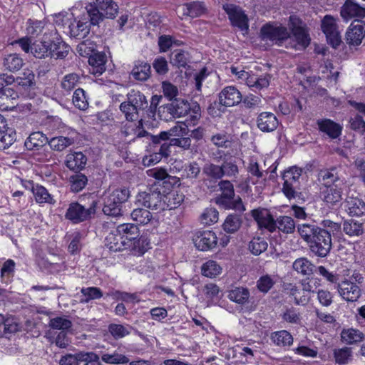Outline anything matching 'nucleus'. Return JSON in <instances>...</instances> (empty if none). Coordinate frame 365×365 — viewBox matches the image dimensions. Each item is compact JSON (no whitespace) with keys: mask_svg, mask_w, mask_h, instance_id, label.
I'll list each match as a JSON object with an SVG mask.
<instances>
[{"mask_svg":"<svg viewBox=\"0 0 365 365\" xmlns=\"http://www.w3.org/2000/svg\"><path fill=\"white\" fill-rule=\"evenodd\" d=\"M297 232L307 244L311 253L318 257H326L332 247L331 235L328 230L314 223H303L297 225Z\"/></svg>","mask_w":365,"mask_h":365,"instance_id":"1","label":"nucleus"},{"mask_svg":"<svg viewBox=\"0 0 365 365\" xmlns=\"http://www.w3.org/2000/svg\"><path fill=\"white\" fill-rule=\"evenodd\" d=\"M148 108V101L143 93L131 89L126 95V101H123L119 109L125 115L126 120L137 121L141 113H146Z\"/></svg>","mask_w":365,"mask_h":365,"instance_id":"2","label":"nucleus"},{"mask_svg":"<svg viewBox=\"0 0 365 365\" xmlns=\"http://www.w3.org/2000/svg\"><path fill=\"white\" fill-rule=\"evenodd\" d=\"M86 11L93 26L104 20L114 19L118 11V6L113 0H96L86 6Z\"/></svg>","mask_w":365,"mask_h":365,"instance_id":"3","label":"nucleus"},{"mask_svg":"<svg viewBox=\"0 0 365 365\" xmlns=\"http://www.w3.org/2000/svg\"><path fill=\"white\" fill-rule=\"evenodd\" d=\"M130 190L118 187L103 197V212L110 217H118L123 215L122 206L130 197Z\"/></svg>","mask_w":365,"mask_h":365,"instance_id":"4","label":"nucleus"},{"mask_svg":"<svg viewBox=\"0 0 365 365\" xmlns=\"http://www.w3.org/2000/svg\"><path fill=\"white\" fill-rule=\"evenodd\" d=\"M93 50V44L88 41H82L77 46V51L81 56L90 55L88 63L90 73L95 76L101 75L106 71V56L103 53H94L91 54Z\"/></svg>","mask_w":365,"mask_h":365,"instance_id":"5","label":"nucleus"},{"mask_svg":"<svg viewBox=\"0 0 365 365\" xmlns=\"http://www.w3.org/2000/svg\"><path fill=\"white\" fill-rule=\"evenodd\" d=\"M97 204L96 200H93L89 207H86L78 202H71L65 213V218L74 224L90 220L96 214Z\"/></svg>","mask_w":365,"mask_h":365,"instance_id":"6","label":"nucleus"},{"mask_svg":"<svg viewBox=\"0 0 365 365\" xmlns=\"http://www.w3.org/2000/svg\"><path fill=\"white\" fill-rule=\"evenodd\" d=\"M191 104L183 99H175L169 103L158 108V115L160 119L168 121L173 118L183 117L188 114Z\"/></svg>","mask_w":365,"mask_h":365,"instance_id":"7","label":"nucleus"},{"mask_svg":"<svg viewBox=\"0 0 365 365\" xmlns=\"http://www.w3.org/2000/svg\"><path fill=\"white\" fill-rule=\"evenodd\" d=\"M163 200V194L158 188L153 187L148 191L139 192L136 196L135 203L152 210H163L164 209Z\"/></svg>","mask_w":365,"mask_h":365,"instance_id":"8","label":"nucleus"},{"mask_svg":"<svg viewBox=\"0 0 365 365\" xmlns=\"http://www.w3.org/2000/svg\"><path fill=\"white\" fill-rule=\"evenodd\" d=\"M260 36L263 41H270L273 43L281 46L285 40L288 39L289 33L286 27L273 26L267 24L261 28Z\"/></svg>","mask_w":365,"mask_h":365,"instance_id":"9","label":"nucleus"},{"mask_svg":"<svg viewBox=\"0 0 365 365\" xmlns=\"http://www.w3.org/2000/svg\"><path fill=\"white\" fill-rule=\"evenodd\" d=\"M222 7L232 26L238 27L242 31L248 30V17L240 6L232 4H225Z\"/></svg>","mask_w":365,"mask_h":365,"instance_id":"10","label":"nucleus"},{"mask_svg":"<svg viewBox=\"0 0 365 365\" xmlns=\"http://www.w3.org/2000/svg\"><path fill=\"white\" fill-rule=\"evenodd\" d=\"M322 29L329 43L332 47L336 48L341 41L336 20L331 16L326 15L322 21Z\"/></svg>","mask_w":365,"mask_h":365,"instance_id":"11","label":"nucleus"},{"mask_svg":"<svg viewBox=\"0 0 365 365\" xmlns=\"http://www.w3.org/2000/svg\"><path fill=\"white\" fill-rule=\"evenodd\" d=\"M91 25L93 24H91L87 13L84 14L79 19H74L73 22L68 25V33L71 37L83 38L89 34Z\"/></svg>","mask_w":365,"mask_h":365,"instance_id":"12","label":"nucleus"},{"mask_svg":"<svg viewBox=\"0 0 365 365\" xmlns=\"http://www.w3.org/2000/svg\"><path fill=\"white\" fill-rule=\"evenodd\" d=\"M345 185L336 184L333 186L322 187L320 197L329 207L338 205L342 200L343 190Z\"/></svg>","mask_w":365,"mask_h":365,"instance_id":"13","label":"nucleus"},{"mask_svg":"<svg viewBox=\"0 0 365 365\" xmlns=\"http://www.w3.org/2000/svg\"><path fill=\"white\" fill-rule=\"evenodd\" d=\"M251 215L260 228H264L270 232L275 231L276 220L268 210L262 207L254 209L251 211Z\"/></svg>","mask_w":365,"mask_h":365,"instance_id":"14","label":"nucleus"},{"mask_svg":"<svg viewBox=\"0 0 365 365\" xmlns=\"http://www.w3.org/2000/svg\"><path fill=\"white\" fill-rule=\"evenodd\" d=\"M338 292L346 301L354 302L361 297V289L352 281L345 279L338 284Z\"/></svg>","mask_w":365,"mask_h":365,"instance_id":"15","label":"nucleus"},{"mask_svg":"<svg viewBox=\"0 0 365 365\" xmlns=\"http://www.w3.org/2000/svg\"><path fill=\"white\" fill-rule=\"evenodd\" d=\"M318 180L323 187L333 186L336 184L345 185L344 179L341 178L336 167L321 170L319 172Z\"/></svg>","mask_w":365,"mask_h":365,"instance_id":"16","label":"nucleus"},{"mask_svg":"<svg viewBox=\"0 0 365 365\" xmlns=\"http://www.w3.org/2000/svg\"><path fill=\"white\" fill-rule=\"evenodd\" d=\"M365 36V23L361 21L352 22L346 33V41L349 45L361 44Z\"/></svg>","mask_w":365,"mask_h":365,"instance_id":"17","label":"nucleus"},{"mask_svg":"<svg viewBox=\"0 0 365 365\" xmlns=\"http://www.w3.org/2000/svg\"><path fill=\"white\" fill-rule=\"evenodd\" d=\"M242 101V96L235 86H227L219 93V103L226 107L237 105Z\"/></svg>","mask_w":365,"mask_h":365,"instance_id":"18","label":"nucleus"},{"mask_svg":"<svg viewBox=\"0 0 365 365\" xmlns=\"http://www.w3.org/2000/svg\"><path fill=\"white\" fill-rule=\"evenodd\" d=\"M292 22L291 30L297 44L305 48L310 43V37L307 28L296 18L290 17Z\"/></svg>","mask_w":365,"mask_h":365,"instance_id":"19","label":"nucleus"},{"mask_svg":"<svg viewBox=\"0 0 365 365\" xmlns=\"http://www.w3.org/2000/svg\"><path fill=\"white\" fill-rule=\"evenodd\" d=\"M194 244L199 250L207 251L216 247L217 237L212 231H204L194 239Z\"/></svg>","mask_w":365,"mask_h":365,"instance_id":"20","label":"nucleus"},{"mask_svg":"<svg viewBox=\"0 0 365 365\" xmlns=\"http://www.w3.org/2000/svg\"><path fill=\"white\" fill-rule=\"evenodd\" d=\"M218 186L222 193L216 198V202L225 208L230 207L232 200L235 196L232 183L230 180H221Z\"/></svg>","mask_w":365,"mask_h":365,"instance_id":"21","label":"nucleus"},{"mask_svg":"<svg viewBox=\"0 0 365 365\" xmlns=\"http://www.w3.org/2000/svg\"><path fill=\"white\" fill-rule=\"evenodd\" d=\"M317 125L320 132L325 133L331 139H336L341 134L342 127L330 119H319L317 120Z\"/></svg>","mask_w":365,"mask_h":365,"instance_id":"22","label":"nucleus"},{"mask_svg":"<svg viewBox=\"0 0 365 365\" xmlns=\"http://www.w3.org/2000/svg\"><path fill=\"white\" fill-rule=\"evenodd\" d=\"M341 16L345 20L354 17H365V8L354 0H346L341 9Z\"/></svg>","mask_w":365,"mask_h":365,"instance_id":"23","label":"nucleus"},{"mask_svg":"<svg viewBox=\"0 0 365 365\" xmlns=\"http://www.w3.org/2000/svg\"><path fill=\"white\" fill-rule=\"evenodd\" d=\"M87 157L82 152H71L66 156L65 165L73 171H80L85 168Z\"/></svg>","mask_w":365,"mask_h":365,"instance_id":"24","label":"nucleus"},{"mask_svg":"<svg viewBox=\"0 0 365 365\" xmlns=\"http://www.w3.org/2000/svg\"><path fill=\"white\" fill-rule=\"evenodd\" d=\"M278 125L277 117L270 112H262L257 118V125L262 132L274 131Z\"/></svg>","mask_w":365,"mask_h":365,"instance_id":"25","label":"nucleus"},{"mask_svg":"<svg viewBox=\"0 0 365 365\" xmlns=\"http://www.w3.org/2000/svg\"><path fill=\"white\" fill-rule=\"evenodd\" d=\"M151 75L150 65L143 61H137L135 62L133 69L130 73V76L138 81H147Z\"/></svg>","mask_w":365,"mask_h":365,"instance_id":"26","label":"nucleus"},{"mask_svg":"<svg viewBox=\"0 0 365 365\" xmlns=\"http://www.w3.org/2000/svg\"><path fill=\"white\" fill-rule=\"evenodd\" d=\"M50 56L56 59L64 58L69 52L70 46L58 37L49 42Z\"/></svg>","mask_w":365,"mask_h":365,"instance_id":"27","label":"nucleus"},{"mask_svg":"<svg viewBox=\"0 0 365 365\" xmlns=\"http://www.w3.org/2000/svg\"><path fill=\"white\" fill-rule=\"evenodd\" d=\"M48 143V138L41 132H34L25 140L24 145L29 150H38Z\"/></svg>","mask_w":365,"mask_h":365,"instance_id":"28","label":"nucleus"},{"mask_svg":"<svg viewBox=\"0 0 365 365\" xmlns=\"http://www.w3.org/2000/svg\"><path fill=\"white\" fill-rule=\"evenodd\" d=\"M272 76L268 73L262 75H257L252 73L250 80L247 82V86L253 91H260L266 88L269 86Z\"/></svg>","mask_w":365,"mask_h":365,"instance_id":"29","label":"nucleus"},{"mask_svg":"<svg viewBox=\"0 0 365 365\" xmlns=\"http://www.w3.org/2000/svg\"><path fill=\"white\" fill-rule=\"evenodd\" d=\"M116 231L123 239L129 241L136 240L140 235L138 227L132 223L121 224L117 227Z\"/></svg>","mask_w":365,"mask_h":365,"instance_id":"30","label":"nucleus"},{"mask_svg":"<svg viewBox=\"0 0 365 365\" xmlns=\"http://www.w3.org/2000/svg\"><path fill=\"white\" fill-rule=\"evenodd\" d=\"M293 269L298 273L304 275H311L316 270V266L308 259L305 257H301L297 259L293 262Z\"/></svg>","mask_w":365,"mask_h":365,"instance_id":"31","label":"nucleus"},{"mask_svg":"<svg viewBox=\"0 0 365 365\" xmlns=\"http://www.w3.org/2000/svg\"><path fill=\"white\" fill-rule=\"evenodd\" d=\"M346 207L349 215L359 217L365 213V202L358 197H349Z\"/></svg>","mask_w":365,"mask_h":365,"instance_id":"32","label":"nucleus"},{"mask_svg":"<svg viewBox=\"0 0 365 365\" xmlns=\"http://www.w3.org/2000/svg\"><path fill=\"white\" fill-rule=\"evenodd\" d=\"M147 174L149 177H152L158 180L159 184L163 182V184H174L177 182L176 178L170 175L167 170L162 168H155L147 170Z\"/></svg>","mask_w":365,"mask_h":365,"instance_id":"33","label":"nucleus"},{"mask_svg":"<svg viewBox=\"0 0 365 365\" xmlns=\"http://www.w3.org/2000/svg\"><path fill=\"white\" fill-rule=\"evenodd\" d=\"M343 231L351 237H359L364 233V226L362 223L356 220H346L343 222Z\"/></svg>","mask_w":365,"mask_h":365,"instance_id":"34","label":"nucleus"},{"mask_svg":"<svg viewBox=\"0 0 365 365\" xmlns=\"http://www.w3.org/2000/svg\"><path fill=\"white\" fill-rule=\"evenodd\" d=\"M275 230L284 234H292L295 231L296 225L294 219L289 216L283 215L277 218L275 222Z\"/></svg>","mask_w":365,"mask_h":365,"instance_id":"35","label":"nucleus"},{"mask_svg":"<svg viewBox=\"0 0 365 365\" xmlns=\"http://www.w3.org/2000/svg\"><path fill=\"white\" fill-rule=\"evenodd\" d=\"M227 297L237 304H245L249 302L250 291L242 287H235L229 291Z\"/></svg>","mask_w":365,"mask_h":365,"instance_id":"36","label":"nucleus"},{"mask_svg":"<svg viewBox=\"0 0 365 365\" xmlns=\"http://www.w3.org/2000/svg\"><path fill=\"white\" fill-rule=\"evenodd\" d=\"M16 140V133L12 128L8 127L0 130V150L9 148Z\"/></svg>","mask_w":365,"mask_h":365,"instance_id":"37","label":"nucleus"},{"mask_svg":"<svg viewBox=\"0 0 365 365\" xmlns=\"http://www.w3.org/2000/svg\"><path fill=\"white\" fill-rule=\"evenodd\" d=\"M190 60V54L182 49L174 50L170 55V63L178 68H185Z\"/></svg>","mask_w":365,"mask_h":365,"instance_id":"38","label":"nucleus"},{"mask_svg":"<svg viewBox=\"0 0 365 365\" xmlns=\"http://www.w3.org/2000/svg\"><path fill=\"white\" fill-rule=\"evenodd\" d=\"M105 245L111 252L120 251L125 247V240L118 233H109L105 239Z\"/></svg>","mask_w":365,"mask_h":365,"instance_id":"39","label":"nucleus"},{"mask_svg":"<svg viewBox=\"0 0 365 365\" xmlns=\"http://www.w3.org/2000/svg\"><path fill=\"white\" fill-rule=\"evenodd\" d=\"M3 65L6 70L15 72L22 68L24 61L19 54L11 53L4 58Z\"/></svg>","mask_w":365,"mask_h":365,"instance_id":"40","label":"nucleus"},{"mask_svg":"<svg viewBox=\"0 0 365 365\" xmlns=\"http://www.w3.org/2000/svg\"><path fill=\"white\" fill-rule=\"evenodd\" d=\"M70 189L73 192L81 191L88 183V178L86 175L76 172L69 178Z\"/></svg>","mask_w":365,"mask_h":365,"instance_id":"41","label":"nucleus"},{"mask_svg":"<svg viewBox=\"0 0 365 365\" xmlns=\"http://www.w3.org/2000/svg\"><path fill=\"white\" fill-rule=\"evenodd\" d=\"M74 143V139L64 136H57L48 140L50 148L55 151H63Z\"/></svg>","mask_w":365,"mask_h":365,"instance_id":"42","label":"nucleus"},{"mask_svg":"<svg viewBox=\"0 0 365 365\" xmlns=\"http://www.w3.org/2000/svg\"><path fill=\"white\" fill-rule=\"evenodd\" d=\"M163 199L164 203L167 202V207L172 210L180 205L184 201L185 195L178 190H172L167 195H163Z\"/></svg>","mask_w":365,"mask_h":365,"instance_id":"43","label":"nucleus"},{"mask_svg":"<svg viewBox=\"0 0 365 365\" xmlns=\"http://www.w3.org/2000/svg\"><path fill=\"white\" fill-rule=\"evenodd\" d=\"M283 288L287 294L294 297V302L296 304L304 305L309 302V298L305 294H302L300 297H298V294H300V289L295 284L292 283H285L283 285Z\"/></svg>","mask_w":365,"mask_h":365,"instance_id":"44","label":"nucleus"},{"mask_svg":"<svg viewBox=\"0 0 365 365\" xmlns=\"http://www.w3.org/2000/svg\"><path fill=\"white\" fill-rule=\"evenodd\" d=\"M364 336L361 331L354 329H344L341 333V341L347 344L360 342Z\"/></svg>","mask_w":365,"mask_h":365,"instance_id":"45","label":"nucleus"},{"mask_svg":"<svg viewBox=\"0 0 365 365\" xmlns=\"http://www.w3.org/2000/svg\"><path fill=\"white\" fill-rule=\"evenodd\" d=\"M14 83L24 89H28L35 86V75L32 71L26 69L19 76L15 78Z\"/></svg>","mask_w":365,"mask_h":365,"instance_id":"46","label":"nucleus"},{"mask_svg":"<svg viewBox=\"0 0 365 365\" xmlns=\"http://www.w3.org/2000/svg\"><path fill=\"white\" fill-rule=\"evenodd\" d=\"M33 193L38 203L54 204L56 202L53 196L43 186L36 185V187H33Z\"/></svg>","mask_w":365,"mask_h":365,"instance_id":"47","label":"nucleus"},{"mask_svg":"<svg viewBox=\"0 0 365 365\" xmlns=\"http://www.w3.org/2000/svg\"><path fill=\"white\" fill-rule=\"evenodd\" d=\"M205 10L203 3L200 1H193L183 5V14L192 18L201 16Z\"/></svg>","mask_w":365,"mask_h":365,"instance_id":"48","label":"nucleus"},{"mask_svg":"<svg viewBox=\"0 0 365 365\" xmlns=\"http://www.w3.org/2000/svg\"><path fill=\"white\" fill-rule=\"evenodd\" d=\"M83 298L81 299V303H88L91 300L98 299L103 297L101 289L96 287H83L81 289Z\"/></svg>","mask_w":365,"mask_h":365,"instance_id":"49","label":"nucleus"},{"mask_svg":"<svg viewBox=\"0 0 365 365\" xmlns=\"http://www.w3.org/2000/svg\"><path fill=\"white\" fill-rule=\"evenodd\" d=\"M101 360L108 364H125L129 362V359L124 354L115 351L112 354L105 353L101 355Z\"/></svg>","mask_w":365,"mask_h":365,"instance_id":"50","label":"nucleus"},{"mask_svg":"<svg viewBox=\"0 0 365 365\" xmlns=\"http://www.w3.org/2000/svg\"><path fill=\"white\" fill-rule=\"evenodd\" d=\"M272 341L277 346H290L293 343L292 336L286 330L274 332L271 336Z\"/></svg>","mask_w":365,"mask_h":365,"instance_id":"51","label":"nucleus"},{"mask_svg":"<svg viewBox=\"0 0 365 365\" xmlns=\"http://www.w3.org/2000/svg\"><path fill=\"white\" fill-rule=\"evenodd\" d=\"M31 53L37 58L50 56L49 42L36 41L31 45Z\"/></svg>","mask_w":365,"mask_h":365,"instance_id":"52","label":"nucleus"},{"mask_svg":"<svg viewBox=\"0 0 365 365\" xmlns=\"http://www.w3.org/2000/svg\"><path fill=\"white\" fill-rule=\"evenodd\" d=\"M202 173L207 178L218 180L222 178V167L212 163H207L202 168Z\"/></svg>","mask_w":365,"mask_h":365,"instance_id":"53","label":"nucleus"},{"mask_svg":"<svg viewBox=\"0 0 365 365\" xmlns=\"http://www.w3.org/2000/svg\"><path fill=\"white\" fill-rule=\"evenodd\" d=\"M202 274L207 277L213 278L219 275L222 272L221 267L213 260H209L203 264L201 267Z\"/></svg>","mask_w":365,"mask_h":365,"instance_id":"54","label":"nucleus"},{"mask_svg":"<svg viewBox=\"0 0 365 365\" xmlns=\"http://www.w3.org/2000/svg\"><path fill=\"white\" fill-rule=\"evenodd\" d=\"M73 104L79 110H85L88 108V101L86 96V92L82 88L75 90L73 95Z\"/></svg>","mask_w":365,"mask_h":365,"instance_id":"55","label":"nucleus"},{"mask_svg":"<svg viewBox=\"0 0 365 365\" xmlns=\"http://www.w3.org/2000/svg\"><path fill=\"white\" fill-rule=\"evenodd\" d=\"M241 223V218L239 215H229L223 223V230L227 233H234L240 229Z\"/></svg>","mask_w":365,"mask_h":365,"instance_id":"56","label":"nucleus"},{"mask_svg":"<svg viewBox=\"0 0 365 365\" xmlns=\"http://www.w3.org/2000/svg\"><path fill=\"white\" fill-rule=\"evenodd\" d=\"M80 83V77L77 73H71L63 76L61 83V88L70 92Z\"/></svg>","mask_w":365,"mask_h":365,"instance_id":"57","label":"nucleus"},{"mask_svg":"<svg viewBox=\"0 0 365 365\" xmlns=\"http://www.w3.org/2000/svg\"><path fill=\"white\" fill-rule=\"evenodd\" d=\"M222 177L226 176L230 178H236L239 174V168L235 160L226 159L221 165Z\"/></svg>","mask_w":365,"mask_h":365,"instance_id":"58","label":"nucleus"},{"mask_svg":"<svg viewBox=\"0 0 365 365\" xmlns=\"http://www.w3.org/2000/svg\"><path fill=\"white\" fill-rule=\"evenodd\" d=\"M132 219L141 225H147L152 220V214L146 209L135 208L130 214Z\"/></svg>","mask_w":365,"mask_h":365,"instance_id":"59","label":"nucleus"},{"mask_svg":"<svg viewBox=\"0 0 365 365\" xmlns=\"http://www.w3.org/2000/svg\"><path fill=\"white\" fill-rule=\"evenodd\" d=\"M351 349L349 347H343L334 350V358L336 364H346L351 359Z\"/></svg>","mask_w":365,"mask_h":365,"instance_id":"60","label":"nucleus"},{"mask_svg":"<svg viewBox=\"0 0 365 365\" xmlns=\"http://www.w3.org/2000/svg\"><path fill=\"white\" fill-rule=\"evenodd\" d=\"M282 190L285 197L289 200L296 199L300 197L301 184L283 182Z\"/></svg>","mask_w":365,"mask_h":365,"instance_id":"61","label":"nucleus"},{"mask_svg":"<svg viewBox=\"0 0 365 365\" xmlns=\"http://www.w3.org/2000/svg\"><path fill=\"white\" fill-rule=\"evenodd\" d=\"M267 241L260 237H254L249 243V250L255 255H259L267 249Z\"/></svg>","mask_w":365,"mask_h":365,"instance_id":"62","label":"nucleus"},{"mask_svg":"<svg viewBox=\"0 0 365 365\" xmlns=\"http://www.w3.org/2000/svg\"><path fill=\"white\" fill-rule=\"evenodd\" d=\"M302 169L297 167L290 168L283 173L282 179L284 182L301 184L300 178L302 176Z\"/></svg>","mask_w":365,"mask_h":365,"instance_id":"63","label":"nucleus"},{"mask_svg":"<svg viewBox=\"0 0 365 365\" xmlns=\"http://www.w3.org/2000/svg\"><path fill=\"white\" fill-rule=\"evenodd\" d=\"M219 212L214 207H207L200 216L201 222L205 225H210L218 220Z\"/></svg>","mask_w":365,"mask_h":365,"instance_id":"64","label":"nucleus"}]
</instances>
